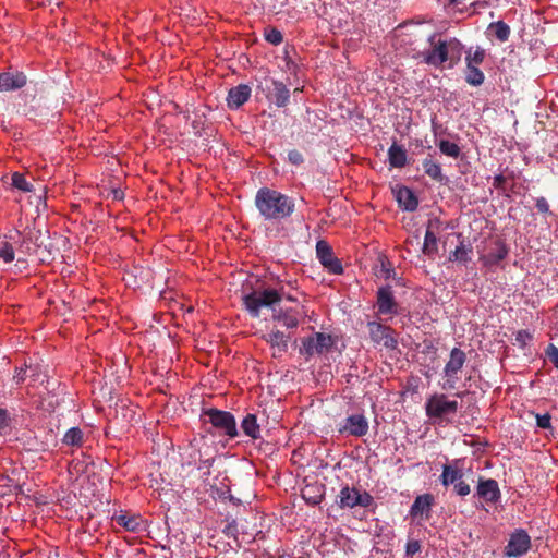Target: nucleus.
<instances>
[{
    "label": "nucleus",
    "instance_id": "obj_47",
    "mask_svg": "<svg viewBox=\"0 0 558 558\" xmlns=\"http://www.w3.org/2000/svg\"><path fill=\"white\" fill-rule=\"evenodd\" d=\"M551 416L548 413L545 414H536V424L541 428H549L550 427Z\"/></svg>",
    "mask_w": 558,
    "mask_h": 558
},
{
    "label": "nucleus",
    "instance_id": "obj_36",
    "mask_svg": "<svg viewBox=\"0 0 558 558\" xmlns=\"http://www.w3.org/2000/svg\"><path fill=\"white\" fill-rule=\"evenodd\" d=\"M508 254V250L505 245H499L494 252L488 253L484 256L486 265H497L499 262L505 259Z\"/></svg>",
    "mask_w": 558,
    "mask_h": 558
},
{
    "label": "nucleus",
    "instance_id": "obj_18",
    "mask_svg": "<svg viewBox=\"0 0 558 558\" xmlns=\"http://www.w3.org/2000/svg\"><path fill=\"white\" fill-rule=\"evenodd\" d=\"M251 96V87L245 84H240L232 87L227 97V104L230 109H238L244 105Z\"/></svg>",
    "mask_w": 558,
    "mask_h": 558
},
{
    "label": "nucleus",
    "instance_id": "obj_42",
    "mask_svg": "<svg viewBox=\"0 0 558 558\" xmlns=\"http://www.w3.org/2000/svg\"><path fill=\"white\" fill-rule=\"evenodd\" d=\"M12 418L7 409L0 408V435L7 433L11 428Z\"/></svg>",
    "mask_w": 558,
    "mask_h": 558
},
{
    "label": "nucleus",
    "instance_id": "obj_51",
    "mask_svg": "<svg viewBox=\"0 0 558 558\" xmlns=\"http://www.w3.org/2000/svg\"><path fill=\"white\" fill-rule=\"evenodd\" d=\"M25 377H26V368H19L15 371L14 379L17 383L24 381Z\"/></svg>",
    "mask_w": 558,
    "mask_h": 558
},
{
    "label": "nucleus",
    "instance_id": "obj_5",
    "mask_svg": "<svg viewBox=\"0 0 558 558\" xmlns=\"http://www.w3.org/2000/svg\"><path fill=\"white\" fill-rule=\"evenodd\" d=\"M335 345V339L324 332H315L312 336L305 337L301 340L299 352L306 360L314 355H323L327 353Z\"/></svg>",
    "mask_w": 558,
    "mask_h": 558
},
{
    "label": "nucleus",
    "instance_id": "obj_17",
    "mask_svg": "<svg viewBox=\"0 0 558 558\" xmlns=\"http://www.w3.org/2000/svg\"><path fill=\"white\" fill-rule=\"evenodd\" d=\"M377 307L380 314H392L397 312V303L391 287H381L377 291Z\"/></svg>",
    "mask_w": 558,
    "mask_h": 558
},
{
    "label": "nucleus",
    "instance_id": "obj_28",
    "mask_svg": "<svg viewBox=\"0 0 558 558\" xmlns=\"http://www.w3.org/2000/svg\"><path fill=\"white\" fill-rule=\"evenodd\" d=\"M92 456H76L68 462V471L70 475L80 476L87 471L89 459Z\"/></svg>",
    "mask_w": 558,
    "mask_h": 558
},
{
    "label": "nucleus",
    "instance_id": "obj_20",
    "mask_svg": "<svg viewBox=\"0 0 558 558\" xmlns=\"http://www.w3.org/2000/svg\"><path fill=\"white\" fill-rule=\"evenodd\" d=\"M396 199L401 208L407 211H414L418 207V199L413 191L407 186H400L396 191Z\"/></svg>",
    "mask_w": 558,
    "mask_h": 558
},
{
    "label": "nucleus",
    "instance_id": "obj_52",
    "mask_svg": "<svg viewBox=\"0 0 558 558\" xmlns=\"http://www.w3.org/2000/svg\"><path fill=\"white\" fill-rule=\"evenodd\" d=\"M122 411H125V413H123V416L126 417V416H130V422L135 420V411L133 409H130V408H126V409H122Z\"/></svg>",
    "mask_w": 558,
    "mask_h": 558
},
{
    "label": "nucleus",
    "instance_id": "obj_48",
    "mask_svg": "<svg viewBox=\"0 0 558 558\" xmlns=\"http://www.w3.org/2000/svg\"><path fill=\"white\" fill-rule=\"evenodd\" d=\"M454 489L457 492L458 495L460 496H466L470 494V486L469 484H466L465 482L459 480L456 485H454Z\"/></svg>",
    "mask_w": 558,
    "mask_h": 558
},
{
    "label": "nucleus",
    "instance_id": "obj_4",
    "mask_svg": "<svg viewBox=\"0 0 558 558\" xmlns=\"http://www.w3.org/2000/svg\"><path fill=\"white\" fill-rule=\"evenodd\" d=\"M203 416L207 417V421L220 434L228 436L230 439L239 435L236 421L231 412L210 408L203 411Z\"/></svg>",
    "mask_w": 558,
    "mask_h": 558
},
{
    "label": "nucleus",
    "instance_id": "obj_27",
    "mask_svg": "<svg viewBox=\"0 0 558 558\" xmlns=\"http://www.w3.org/2000/svg\"><path fill=\"white\" fill-rule=\"evenodd\" d=\"M389 163L393 168H403L407 165V150L397 143L388 149Z\"/></svg>",
    "mask_w": 558,
    "mask_h": 558
},
{
    "label": "nucleus",
    "instance_id": "obj_26",
    "mask_svg": "<svg viewBox=\"0 0 558 558\" xmlns=\"http://www.w3.org/2000/svg\"><path fill=\"white\" fill-rule=\"evenodd\" d=\"M112 521L124 527L129 532H138L141 530L142 520L138 515H129L120 513L112 517Z\"/></svg>",
    "mask_w": 558,
    "mask_h": 558
},
{
    "label": "nucleus",
    "instance_id": "obj_22",
    "mask_svg": "<svg viewBox=\"0 0 558 558\" xmlns=\"http://www.w3.org/2000/svg\"><path fill=\"white\" fill-rule=\"evenodd\" d=\"M434 504V496L432 494L420 495L415 498L410 513L412 517L426 514L428 517L432 506Z\"/></svg>",
    "mask_w": 558,
    "mask_h": 558
},
{
    "label": "nucleus",
    "instance_id": "obj_49",
    "mask_svg": "<svg viewBox=\"0 0 558 558\" xmlns=\"http://www.w3.org/2000/svg\"><path fill=\"white\" fill-rule=\"evenodd\" d=\"M535 207L539 213H543V214L549 213V205L545 197H538L536 199Z\"/></svg>",
    "mask_w": 558,
    "mask_h": 558
},
{
    "label": "nucleus",
    "instance_id": "obj_9",
    "mask_svg": "<svg viewBox=\"0 0 558 558\" xmlns=\"http://www.w3.org/2000/svg\"><path fill=\"white\" fill-rule=\"evenodd\" d=\"M316 256L330 274L340 275L343 272L341 260L335 256L332 247L326 241L319 240L316 243Z\"/></svg>",
    "mask_w": 558,
    "mask_h": 558
},
{
    "label": "nucleus",
    "instance_id": "obj_29",
    "mask_svg": "<svg viewBox=\"0 0 558 558\" xmlns=\"http://www.w3.org/2000/svg\"><path fill=\"white\" fill-rule=\"evenodd\" d=\"M241 429L246 436H250L253 439L258 438L260 428L257 423L256 415L252 414V413H248L247 415H245L241 422Z\"/></svg>",
    "mask_w": 558,
    "mask_h": 558
},
{
    "label": "nucleus",
    "instance_id": "obj_12",
    "mask_svg": "<svg viewBox=\"0 0 558 558\" xmlns=\"http://www.w3.org/2000/svg\"><path fill=\"white\" fill-rule=\"evenodd\" d=\"M531 548V537L526 531L515 530L510 536L508 545L505 548V555L508 557H519L524 555Z\"/></svg>",
    "mask_w": 558,
    "mask_h": 558
},
{
    "label": "nucleus",
    "instance_id": "obj_16",
    "mask_svg": "<svg viewBox=\"0 0 558 558\" xmlns=\"http://www.w3.org/2000/svg\"><path fill=\"white\" fill-rule=\"evenodd\" d=\"M27 83L26 75L20 71L0 73V93L11 92L24 87Z\"/></svg>",
    "mask_w": 558,
    "mask_h": 558
},
{
    "label": "nucleus",
    "instance_id": "obj_24",
    "mask_svg": "<svg viewBox=\"0 0 558 558\" xmlns=\"http://www.w3.org/2000/svg\"><path fill=\"white\" fill-rule=\"evenodd\" d=\"M213 462L214 458L199 460L198 463L196 461L187 462L186 464L182 465V469L185 475H196L197 473L199 477H204L206 475H209Z\"/></svg>",
    "mask_w": 558,
    "mask_h": 558
},
{
    "label": "nucleus",
    "instance_id": "obj_46",
    "mask_svg": "<svg viewBox=\"0 0 558 558\" xmlns=\"http://www.w3.org/2000/svg\"><path fill=\"white\" fill-rule=\"evenodd\" d=\"M546 354L549 361L558 369V348L554 344H549L548 348L546 349Z\"/></svg>",
    "mask_w": 558,
    "mask_h": 558
},
{
    "label": "nucleus",
    "instance_id": "obj_30",
    "mask_svg": "<svg viewBox=\"0 0 558 558\" xmlns=\"http://www.w3.org/2000/svg\"><path fill=\"white\" fill-rule=\"evenodd\" d=\"M472 246L465 245L464 241H461L460 244L452 251L449 255L450 262H459L462 264H466L471 260Z\"/></svg>",
    "mask_w": 558,
    "mask_h": 558
},
{
    "label": "nucleus",
    "instance_id": "obj_2",
    "mask_svg": "<svg viewBox=\"0 0 558 558\" xmlns=\"http://www.w3.org/2000/svg\"><path fill=\"white\" fill-rule=\"evenodd\" d=\"M430 49L421 53L423 61L432 66L440 68L445 62L450 61L452 68L461 58L462 44L457 38L449 40H436V34L428 37Z\"/></svg>",
    "mask_w": 558,
    "mask_h": 558
},
{
    "label": "nucleus",
    "instance_id": "obj_1",
    "mask_svg": "<svg viewBox=\"0 0 558 558\" xmlns=\"http://www.w3.org/2000/svg\"><path fill=\"white\" fill-rule=\"evenodd\" d=\"M255 206L265 220L280 221L292 215L295 204L279 191L262 187L255 195Z\"/></svg>",
    "mask_w": 558,
    "mask_h": 558
},
{
    "label": "nucleus",
    "instance_id": "obj_38",
    "mask_svg": "<svg viewBox=\"0 0 558 558\" xmlns=\"http://www.w3.org/2000/svg\"><path fill=\"white\" fill-rule=\"evenodd\" d=\"M485 59V50L481 47H477L474 51L472 49H469L465 56V63L466 65H475L478 66L483 63Z\"/></svg>",
    "mask_w": 558,
    "mask_h": 558
},
{
    "label": "nucleus",
    "instance_id": "obj_43",
    "mask_svg": "<svg viewBox=\"0 0 558 558\" xmlns=\"http://www.w3.org/2000/svg\"><path fill=\"white\" fill-rule=\"evenodd\" d=\"M265 39L272 45H279L282 43L283 36L280 31L270 28L265 32Z\"/></svg>",
    "mask_w": 558,
    "mask_h": 558
},
{
    "label": "nucleus",
    "instance_id": "obj_41",
    "mask_svg": "<svg viewBox=\"0 0 558 558\" xmlns=\"http://www.w3.org/2000/svg\"><path fill=\"white\" fill-rule=\"evenodd\" d=\"M14 257H15V253H14L13 245L10 242H8L7 240H1L0 241V258L4 263H11L14 260Z\"/></svg>",
    "mask_w": 558,
    "mask_h": 558
},
{
    "label": "nucleus",
    "instance_id": "obj_45",
    "mask_svg": "<svg viewBox=\"0 0 558 558\" xmlns=\"http://www.w3.org/2000/svg\"><path fill=\"white\" fill-rule=\"evenodd\" d=\"M288 160L294 166H299L304 162L303 155L298 149H291L288 151Z\"/></svg>",
    "mask_w": 558,
    "mask_h": 558
},
{
    "label": "nucleus",
    "instance_id": "obj_33",
    "mask_svg": "<svg viewBox=\"0 0 558 558\" xmlns=\"http://www.w3.org/2000/svg\"><path fill=\"white\" fill-rule=\"evenodd\" d=\"M485 75L475 65H466L465 81L471 86H480L484 83Z\"/></svg>",
    "mask_w": 558,
    "mask_h": 558
},
{
    "label": "nucleus",
    "instance_id": "obj_14",
    "mask_svg": "<svg viewBox=\"0 0 558 558\" xmlns=\"http://www.w3.org/2000/svg\"><path fill=\"white\" fill-rule=\"evenodd\" d=\"M274 350L272 356L281 355L286 353L289 348V342L291 340V333L284 332L279 329H272L267 335L262 337Z\"/></svg>",
    "mask_w": 558,
    "mask_h": 558
},
{
    "label": "nucleus",
    "instance_id": "obj_39",
    "mask_svg": "<svg viewBox=\"0 0 558 558\" xmlns=\"http://www.w3.org/2000/svg\"><path fill=\"white\" fill-rule=\"evenodd\" d=\"M12 185L23 192H32L33 191V184L29 183L26 180L25 175L20 172H14L12 174Z\"/></svg>",
    "mask_w": 558,
    "mask_h": 558
},
{
    "label": "nucleus",
    "instance_id": "obj_34",
    "mask_svg": "<svg viewBox=\"0 0 558 558\" xmlns=\"http://www.w3.org/2000/svg\"><path fill=\"white\" fill-rule=\"evenodd\" d=\"M463 473L461 470L453 468L452 465H445L441 474L442 484L449 485L461 480Z\"/></svg>",
    "mask_w": 558,
    "mask_h": 558
},
{
    "label": "nucleus",
    "instance_id": "obj_53",
    "mask_svg": "<svg viewBox=\"0 0 558 558\" xmlns=\"http://www.w3.org/2000/svg\"><path fill=\"white\" fill-rule=\"evenodd\" d=\"M504 182H505V177H504V175H501V174H498V175H496V177L494 178V185H495L496 187L501 186V184H502Z\"/></svg>",
    "mask_w": 558,
    "mask_h": 558
},
{
    "label": "nucleus",
    "instance_id": "obj_32",
    "mask_svg": "<svg viewBox=\"0 0 558 558\" xmlns=\"http://www.w3.org/2000/svg\"><path fill=\"white\" fill-rule=\"evenodd\" d=\"M488 31L494 32L495 37L500 41L505 43L509 39L511 29L508 24L504 21L493 22L488 25Z\"/></svg>",
    "mask_w": 558,
    "mask_h": 558
},
{
    "label": "nucleus",
    "instance_id": "obj_21",
    "mask_svg": "<svg viewBox=\"0 0 558 558\" xmlns=\"http://www.w3.org/2000/svg\"><path fill=\"white\" fill-rule=\"evenodd\" d=\"M272 319L287 329H295L299 326V313L293 308L274 310Z\"/></svg>",
    "mask_w": 558,
    "mask_h": 558
},
{
    "label": "nucleus",
    "instance_id": "obj_50",
    "mask_svg": "<svg viewBox=\"0 0 558 558\" xmlns=\"http://www.w3.org/2000/svg\"><path fill=\"white\" fill-rule=\"evenodd\" d=\"M421 550V544L418 541H410L407 544V555L413 556Z\"/></svg>",
    "mask_w": 558,
    "mask_h": 558
},
{
    "label": "nucleus",
    "instance_id": "obj_44",
    "mask_svg": "<svg viewBox=\"0 0 558 558\" xmlns=\"http://www.w3.org/2000/svg\"><path fill=\"white\" fill-rule=\"evenodd\" d=\"M533 336L530 331L522 329L515 333V344L521 348L526 347V344L532 340Z\"/></svg>",
    "mask_w": 558,
    "mask_h": 558
},
{
    "label": "nucleus",
    "instance_id": "obj_13",
    "mask_svg": "<svg viewBox=\"0 0 558 558\" xmlns=\"http://www.w3.org/2000/svg\"><path fill=\"white\" fill-rule=\"evenodd\" d=\"M304 487L301 490V496L305 500V502L310 506L319 505L326 493L325 484L318 482L317 480L308 481V477L304 478Z\"/></svg>",
    "mask_w": 558,
    "mask_h": 558
},
{
    "label": "nucleus",
    "instance_id": "obj_35",
    "mask_svg": "<svg viewBox=\"0 0 558 558\" xmlns=\"http://www.w3.org/2000/svg\"><path fill=\"white\" fill-rule=\"evenodd\" d=\"M437 250V236L433 231L427 229L424 236L423 252L426 255H433Z\"/></svg>",
    "mask_w": 558,
    "mask_h": 558
},
{
    "label": "nucleus",
    "instance_id": "obj_40",
    "mask_svg": "<svg viewBox=\"0 0 558 558\" xmlns=\"http://www.w3.org/2000/svg\"><path fill=\"white\" fill-rule=\"evenodd\" d=\"M53 246L51 243L45 244L43 242L41 248H35L33 253H36L38 255V258L43 263H50L54 259V253H53Z\"/></svg>",
    "mask_w": 558,
    "mask_h": 558
},
{
    "label": "nucleus",
    "instance_id": "obj_15",
    "mask_svg": "<svg viewBox=\"0 0 558 558\" xmlns=\"http://www.w3.org/2000/svg\"><path fill=\"white\" fill-rule=\"evenodd\" d=\"M340 433H348L353 436H364L368 432V422L363 414H353L344 420L339 428Z\"/></svg>",
    "mask_w": 558,
    "mask_h": 558
},
{
    "label": "nucleus",
    "instance_id": "obj_3",
    "mask_svg": "<svg viewBox=\"0 0 558 558\" xmlns=\"http://www.w3.org/2000/svg\"><path fill=\"white\" fill-rule=\"evenodd\" d=\"M282 299L281 293L276 289L254 290L248 294L243 295L242 301L248 314L258 318L263 307L276 310L274 306Z\"/></svg>",
    "mask_w": 558,
    "mask_h": 558
},
{
    "label": "nucleus",
    "instance_id": "obj_7",
    "mask_svg": "<svg viewBox=\"0 0 558 558\" xmlns=\"http://www.w3.org/2000/svg\"><path fill=\"white\" fill-rule=\"evenodd\" d=\"M368 333L371 340L378 345H383L387 350L397 349L398 341L395 337L393 330L378 322H368L367 324Z\"/></svg>",
    "mask_w": 558,
    "mask_h": 558
},
{
    "label": "nucleus",
    "instance_id": "obj_25",
    "mask_svg": "<svg viewBox=\"0 0 558 558\" xmlns=\"http://www.w3.org/2000/svg\"><path fill=\"white\" fill-rule=\"evenodd\" d=\"M477 494L486 501H496L500 495L497 482L495 480L480 482L477 486Z\"/></svg>",
    "mask_w": 558,
    "mask_h": 558
},
{
    "label": "nucleus",
    "instance_id": "obj_6",
    "mask_svg": "<svg viewBox=\"0 0 558 558\" xmlns=\"http://www.w3.org/2000/svg\"><path fill=\"white\" fill-rule=\"evenodd\" d=\"M458 402L448 400L444 393H434L425 403L426 415L429 418H442L449 414H456L458 411Z\"/></svg>",
    "mask_w": 558,
    "mask_h": 558
},
{
    "label": "nucleus",
    "instance_id": "obj_10",
    "mask_svg": "<svg viewBox=\"0 0 558 558\" xmlns=\"http://www.w3.org/2000/svg\"><path fill=\"white\" fill-rule=\"evenodd\" d=\"M373 497L367 493H361L354 487L345 486L340 492V507L353 508L356 506L367 508L373 504Z\"/></svg>",
    "mask_w": 558,
    "mask_h": 558
},
{
    "label": "nucleus",
    "instance_id": "obj_8",
    "mask_svg": "<svg viewBox=\"0 0 558 558\" xmlns=\"http://www.w3.org/2000/svg\"><path fill=\"white\" fill-rule=\"evenodd\" d=\"M264 90L269 101L277 107H286L289 104L290 90L283 82L267 77L264 80Z\"/></svg>",
    "mask_w": 558,
    "mask_h": 558
},
{
    "label": "nucleus",
    "instance_id": "obj_19",
    "mask_svg": "<svg viewBox=\"0 0 558 558\" xmlns=\"http://www.w3.org/2000/svg\"><path fill=\"white\" fill-rule=\"evenodd\" d=\"M43 232L39 229H29L23 235L20 244L21 252L25 254H32L35 248H41L43 246Z\"/></svg>",
    "mask_w": 558,
    "mask_h": 558
},
{
    "label": "nucleus",
    "instance_id": "obj_31",
    "mask_svg": "<svg viewBox=\"0 0 558 558\" xmlns=\"http://www.w3.org/2000/svg\"><path fill=\"white\" fill-rule=\"evenodd\" d=\"M424 172L434 181L442 182L445 177L441 172V167L438 162L434 161L432 158H425L422 162Z\"/></svg>",
    "mask_w": 558,
    "mask_h": 558
},
{
    "label": "nucleus",
    "instance_id": "obj_11",
    "mask_svg": "<svg viewBox=\"0 0 558 558\" xmlns=\"http://www.w3.org/2000/svg\"><path fill=\"white\" fill-rule=\"evenodd\" d=\"M466 355L465 353L459 349L453 348L450 352L449 361L446 363L444 373L448 378L444 388H453L457 379V374L462 369L465 364Z\"/></svg>",
    "mask_w": 558,
    "mask_h": 558
},
{
    "label": "nucleus",
    "instance_id": "obj_37",
    "mask_svg": "<svg viewBox=\"0 0 558 558\" xmlns=\"http://www.w3.org/2000/svg\"><path fill=\"white\" fill-rule=\"evenodd\" d=\"M438 147L441 154L452 158H458L461 153L460 147L456 143L447 140H440Z\"/></svg>",
    "mask_w": 558,
    "mask_h": 558
},
{
    "label": "nucleus",
    "instance_id": "obj_23",
    "mask_svg": "<svg viewBox=\"0 0 558 558\" xmlns=\"http://www.w3.org/2000/svg\"><path fill=\"white\" fill-rule=\"evenodd\" d=\"M87 439L88 438L85 437L83 430L80 427H71L65 432L61 441L65 446L78 449L85 448Z\"/></svg>",
    "mask_w": 558,
    "mask_h": 558
}]
</instances>
